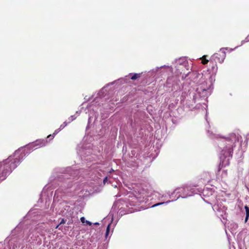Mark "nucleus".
<instances>
[{
  "label": "nucleus",
  "instance_id": "nucleus-1",
  "mask_svg": "<svg viewBox=\"0 0 249 249\" xmlns=\"http://www.w3.org/2000/svg\"><path fill=\"white\" fill-rule=\"evenodd\" d=\"M20 160L18 158H9L5 162H0V182L19 164Z\"/></svg>",
  "mask_w": 249,
  "mask_h": 249
},
{
  "label": "nucleus",
  "instance_id": "nucleus-2",
  "mask_svg": "<svg viewBox=\"0 0 249 249\" xmlns=\"http://www.w3.org/2000/svg\"><path fill=\"white\" fill-rule=\"evenodd\" d=\"M227 48H222L217 53H214L210 58V62L213 64L222 63L226 56V50Z\"/></svg>",
  "mask_w": 249,
  "mask_h": 249
},
{
  "label": "nucleus",
  "instance_id": "nucleus-3",
  "mask_svg": "<svg viewBox=\"0 0 249 249\" xmlns=\"http://www.w3.org/2000/svg\"><path fill=\"white\" fill-rule=\"evenodd\" d=\"M221 153V154L225 158L228 157H232L233 153V149L232 148L229 147L228 148H226V149L222 150Z\"/></svg>",
  "mask_w": 249,
  "mask_h": 249
},
{
  "label": "nucleus",
  "instance_id": "nucleus-4",
  "mask_svg": "<svg viewBox=\"0 0 249 249\" xmlns=\"http://www.w3.org/2000/svg\"><path fill=\"white\" fill-rule=\"evenodd\" d=\"M47 142V140H38L36 142V145H39L40 146H45L46 143Z\"/></svg>",
  "mask_w": 249,
  "mask_h": 249
},
{
  "label": "nucleus",
  "instance_id": "nucleus-5",
  "mask_svg": "<svg viewBox=\"0 0 249 249\" xmlns=\"http://www.w3.org/2000/svg\"><path fill=\"white\" fill-rule=\"evenodd\" d=\"M245 209L246 212V216L245 218V221H247L249 217V207L247 205L245 206Z\"/></svg>",
  "mask_w": 249,
  "mask_h": 249
},
{
  "label": "nucleus",
  "instance_id": "nucleus-6",
  "mask_svg": "<svg viewBox=\"0 0 249 249\" xmlns=\"http://www.w3.org/2000/svg\"><path fill=\"white\" fill-rule=\"evenodd\" d=\"M141 76V73H134L131 77V79L132 80H135L139 78H140Z\"/></svg>",
  "mask_w": 249,
  "mask_h": 249
},
{
  "label": "nucleus",
  "instance_id": "nucleus-7",
  "mask_svg": "<svg viewBox=\"0 0 249 249\" xmlns=\"http://www.w3.org/2000/svg\"><path fill=\"white\" fill-rule=\"evenodd\" d=\"M206 57L207 56L206 55H204L202 56V57L201 58V60H202V63L203 64V65H205V64H207L208 62H209V60L208 59H206Z\"/></svg>",
  "mask_w": 249,
  "mask_h": 249
},
{
  "label": "nucleus",
  "instance_id": "nucleus-8",
  "mask_svg": "<svg viewBox=\"0 0 249 249\" xmlns=\"http://www.w3.org/2000/svg\"><path fill=\"white\" fill-rule=\"evenodd\" d=\"M60 130V128H59L58 129H56L54 131V133L53 135H49L47 136V139L49 138L50 137H52L53 138L54 137V136L59 132Z\"/></svg>",
  "mask_w": 249,
  "mask_h": 249
},
{
  "label": "nucleus",
  "instance_id": "nucleus-9",
  "mask_svg": "<svg viewBox=\"0 0 249 249\" xmlns=\"http://www.w3.org/2000/svg\"><path fill=\"white\" fill-rule=\"evenodd\" d=\"M109 231H110V224H109L107 228L106 232V237H107V236H108L109 232Z\"/></svg>",
  "mask_w": 249,
  "mask_h": 249
},
{
  "label": "nucleus",
  "instance_id": "nucleus-10",
  "mask_svg": "<svg viewBox=\"0 0 249 249\" xmlns=\"http://www.w3.org/2000/svg\"><path fill=\"white\" fill-rule=\"evenodd\" d=\"M80 220L82 223H86V221H87L86 220L85 218L84 217H81Z\"/></svg>",
  "mask_w": 249,
  "mask_h": 249
},
{
  "label": "nucleus",
  "instance_id": "nucleus-11",
  "mask_svg": "<svg viewBox=\"0 0 249 249\" xmlns=\"http://www.w3.org/2000/svg\"><path fill=\"white\" fill-rule=\"evenodd\" d=\"M86 223L87 225H89V226H91L92 225V223L91 222L87 220L86 221Z\"/></svg>",
  "mask_w": 249,
  "mask_h": 249
},
{
  "label": "nucleus",
  "instance_id": "nucleus-12",
  "mask_svg": "<svg viewBox=\"0 0 249 249\" xmlns=\"http://www.w3.org/2000/svg\"><path fill=\"white\" fill-rule=\"evenodd\" d=\"M65 223V220L64 219H62L61 221V222L59 223V225L64 224Z\"/></svg>",
  "mask_w": 249,
  "mask_h": 249
},
{
  "label": "nucleus",
  "instance_id": "nucleus-13",
  "mask_svg": "<svg viewBox=\"0 0 249 249\" xmlns=\"http://www.w3.org/2000/svg\"><path fill=\"white\" fill-rule=\"evenodd\" d=\"M107 177H106L104 178V179L103 180L104 183L105 184V183L106 182V181H107Z\"/></svg>",
  "mask_w": 249,
  "mask_h": 249
},
{
  "label": "nucleus",
  "instance_id": "nucleus-14",
  "mask_svg": "<svg viewBox=\"0 0 249 249\" xmlns=\"http://www.w3.org/2000/svg\"><path fill=\"white\" fill-rule=\"evenodd\" d=\"M163 203H157V204L154 205L153 206H158V205H160L162 204Z\"/></svg>",
  "mask_w": 249,
  "mask_h": 249
},
{
  "label": "nucleus",
  "instance_id": "nucleus-15",
  "mask_svg": "<svg viewBox=\"0 0 249 249\" xmlns=\"http://www.w3.org/2000/svg\"><path fill=\"white\" fill-rule=\"evenodd\" d=\"M94 225H99V223H98V222H96V223H94Z\"/></svg>",
  "mask_w": 249,
  "mask_h": 249
},
{
  "label": "nucleus",
  "instance_id": "nucleus-16",
  "mask_svg": "<svg viewBox=\"0 0 249 249\" xmlns=\"http://www.w3.org/2000/svg\"><path fill=\"white\" fill-rule=\"evenodd\" d=\"M49 139H53V138H52V137H50Z\"/></svg>",
  "mask_w": 249,
  "mask_h": 249
},
{
  "label": "nucleus",
  "instance_id": "nucleus-17",
  "mask_svg": "<svg viewBox=\"0 0 249 249\" xmlns=\"http://www.w3.org/2000/svg\"><path fill=\"white\" fill-rule=\"evenodd\" d=\"M49 139H53V138H52V137H50Z\"/></svg>",
  "mask_w": 249,
  "mask_h": 249
},
{
  "label": "nucleus",
  "instance_id": "nucleus-18",
  "mask_svg": "<svg viewBox=\"0 0 249 249\" xmlns=\"http://www.w3.org/2000/svg\"><path fill=\"white\" fill-rule=\"evenodd\" d=\"M59 225L57 226L56 227V229H57L58 228Z\"/></svg>",
  "mask_w": 249,
  "mask_h": 249
}]
</instances>
